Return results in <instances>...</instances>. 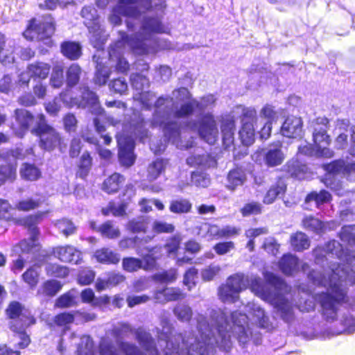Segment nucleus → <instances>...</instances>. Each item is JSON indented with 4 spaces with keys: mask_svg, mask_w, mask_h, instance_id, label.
Listing matches in <instances>:
<instances>
[{
    "mask_svg": "<svg viewBox=\"0 0 355 355\" xmlns=\"http://www.w3.org/2000/svg\"><path fill=\"white\" fill-rule=\"evenodd\" d=\"M227 313L218 309H211L209 318L198 315L196 318L198 334L175 343H167L164 355H211L215 346L228 351L232 345L230 331L243 344L248 342L251 332L248 316L235 311L231 313V322Z\"/></svg>",
    "mask_w": 355,
    "mask_h": 355,
    "instance_id": "nucleus-1",
    "label": "nucleus"
},
{
    "mask_svg": "<svg viewBox=\"0 0 355 355\" xmlns=\"http://www.w3.org/2000/svg\"><path fill=\"white\" fill-rule=\"evenodd\" d=\"M167 29L159 15L153 16L148 14L144 17L139 31L135 34L128 35L123 31H119V39L110 47V66L114 64L120 72L126 71L129 68L128 62L123 58L126 50L138 55H147L171 49L172 44L169 42L158 40L153 35L154 33H166Z\"/></svg>",
    "mask_w": 355,
    "mask_h": 355,
    "instance_id": "nucleus-2",
    "label": "nucleus"
},
{
    "mask_svg": "<svg viewBox=\"0 0 355 355\" xmlns=\"http://www.w3.org/2000/svg\"><path fill=\"white\" fill-rule=\"evenodd\" d=\"M266 284L259 277L236 273L230 276L227 282L237 293L250 286L251 291L263 300L270 303L281 319L291 324L295 319L291 288L279 277L270 272L263 273Z\"/></svg>",
    "mask_w": 355,
    "mask_h": 355,
    "instance_id": "nucleus-3",
    "label": "nucleus"
},
{
    "mask_svg": "<svg viewBox=\"0 0 355 355\" xmlns=\"http://www.w3.org/2000/svg\"><path fill=\"white\" fill-rule=\"evenodd\" d=\"M172 96H160L155 102V110L151 120L153 127L163 128L164 135L166 139L175 145L180 149H187L193 146V141L182 140V133L179 125L176 122L169 121L170 116H173L171 110L175 107H180L178 102L183 103L192 100L191 94L186 87H180L172 92Z\"/></svg>",
    "mask_w": 355,
    "mask_h": 355,
    "instance_id": "nucleus-4",
    "label": "nucleus"
},
{
    "mask_svg": "<svg viewBox=\"0 0 355 355\" xmlns=\"http://www.w3.org/2000/svg\"><path fill=\"white\" fill-rule=\"evenodd\" d=\"M324 251L329 257L334 255L339 262L332 263L330 268L325 270L324 274L320 271L313 270L308 277L315 285L327 286L330 279L333 283H345V285H355V257L354 254L345 251L342 245L333 240L325 245Z\"/></svg>",
    "mask_w": 355,
    "mask_h": 355,
    "instance_id": "nucleus-5",
    "label": "nucleus"
},
{
    "mask_svg": "<svg viewBox=\"0 0 355 355\" xmlns=\"http://www.w3.org/2000/svg\"><path fill=\"white\" fill-rule=\"evenodd\" d=\"M345 283H333V279L327 283V292H322L318 295L322 307V314L328 322L334 321L338 316V313L343 312L340 320L343 325V329L337 332L352 334L355 331V299L349 302V308L343 306L342 302L346 296Z\"/></svg>",
    "mask_w": 355,
    "mask_h": 355,
    "instance_id": "nucleus-6",
    "label": "nucleus"
},
{
    "mask_svg": "<svg viewBox=\"0 0 355 355\" xmlns=\"http://www.w3.org/2000/svg\"><path fill=\"white\" fill-rule=\"evenodd\" d=\"M82 91L81 98L72 97L70 94V89H67L62 92L59 96L61 99L62 104L67 107H88L90 112L98 116L94 119V124L96 130L98 133H103L105 132V128L104 125L101 124L99 117H102L104 114V110L99 104L98 98L95 93L90 91L88 87H83Z\"/></svg>",
    "mask_w": 355,
    "mask_h": 355,
    "instance_id": "nucleus-7",
    "label": "nucleus"
},
{
    "mask_svg": "<svg viewBox=\"0 0 355 355\" xmlns=\"http://www.w3.org/2000/svg\"><path fill=\"white\" fill-rule=\"evenodd\" d=\"M8 316L12 320L10 329L15 333V345L24 349L30 344L29 336L26 334L25 329L35 323V319L27 311H23L21 305L17 302H11L6 309Z\"/></svg>",
    "mask_w": 355,
    "mask_h": 355,
    "instance_id": "nucleus-8",
    "label": "nucleus"
},
{
    "mask_svg": "<svg viewBox=\"0 0 355 355\" xmlns=\"http://www.w3.org/2000/svg\"><path fill=\"white\" fill-rule=\"evenodd\" d=\"M131 132L129 135L126 132V127L123 132L117 133L116 138L119 146V159L120 163L125 166H132L135 160V155L133 153L135 148V139L139 138L141 141L147 137V131L144 129V120L137 124L131 125Z\"/></svg>",
    "mask_w": 355,
    "mask_h": 355,
    "instance_id": "nucleus-9",
    "label": "nucleus"
},
{
    "mask_svg": "<svg viewBox=\"0 0 355 355\" xmlns=\"http://www.w3.org/2000/svg\"><path fill=\"white\" fill-rule=\"evenodd\" d=\"M137 0H119L118 3L112 8L108 17V21L113 26H119L122 23L121 16L126 17V26L130 32L136 30L135 21L140 17V11L135 8Z\"/></svg>",
    "mask_w": 355,
    "mask_h": 355,
    "instance_id": "nucleus-10",
    "label": "nucleus"
},
{
    "mask_svg": "<svg viewBox=\"0 0 355 355\" xmlns=\"http://www.w3.org/2000/svg\"><path fill=\"white\" fill-rule=\"evenodd\" d=\"M81 15L88 28L91 44L95 49H101L107 38L105 31L100 24L97 10L91 6H85L82 9Z\"/></svg>",
    "mask_w": 355,
    "mask_h": 355,
    "instance_id": "nucleus-11",
    "label": "nucleus"
},
{
    "mask_svg": "<svg viewBox=\"0 0 355 355\" xmlns=\"http://www.w3.org/2000/svg\"><path fill=\"white\" fill-rule=\"evenodd\" d=\"M327 172L324 178V184L327 187L341 195L340 192L342 189V184L337 176L339 174L349 175L355 174V163L349 162L343 159L336 160L324 166Z\"/></svg>",
    "mask_w": 355,
    "mask_h": 355,
    "instance_id": "nucleus-12",
    "label": "nucleus"
},
{
    "mask_svg": "<svg viewBox=\"0 0 355 355\" xmlns=\"http://www.w3.org/2000/svg\"><path fill=\"white\" fill-rule=\"evenodd\" d=\"M187 128L193 131H197L200 137L209 144H214L218 138L216 122L210 113L202 115L198 121H189Z\"/></svg>",
    "mask_w": 355,
    "mask_h": 355,
    "instance_id": "nucleus-13",
    "label": "nucleus"
},
{
    "mask_svg": "<svg viewBox=\"0 0 355 355\" xmlns=\"http://www.w3.org/2000/svg\"><path fill=\"white\" fill-rule=\"evenodd\" d=\"M236 112L241 114L242 127L239 131V136L242 143L250 146L254 141L255 129L254 122L257 121V111L254 107L239 105Z\"/></svg>",
    "mask_w": 355,
    "mask_h": 355,
    "instance_id": "nucleus-14",
    "label": "nucleus"
},
{
    "mask_svg": "<svg viewBox=\"0 0 355 355\" xmlns=\"http://www.w3.org/2000/svg\"><path fill=\"white\" fill-rule=\"evenodd\" d=\"M46 212H40L31 215L24 219V224L28 228L30 239L21 241L18 245L14 247V251L18 253L20 250L22 253H30L38 250L37 236L38 228L36 224L43 218Z\"/></svg>",
    "mask_w": 355,
    "mask_h": 355,
    "instance_id": "nucleus-15",
    "label": "nucleus"
},
{
    "mask_svg": "<svg viewBox=\"0 0 355 355\" xmlns=\"http://www.w3.org/2000/svg\"><path fill=\"white\" fill-rule=\"evenodd\" d=\"M216 103V98L212 94L203 96L200 101L192 99L189 102L182 103L180 107H175L171 110L175 118H186L193 114L196 110L202 112L206 110L212 108Z\"/></svg>",
    "mask_w": 355,
    "mask_h": 355,
    "instance_id": "nucleus-16",
    "label": "nucleus"
},
{
    "mask_svg": "<svg viewBox=\"0 0 355 355\" xmlns=\"http://www.w3.org/2000/svg\"><path fill=\"white\" fill-rule=\"evenodd\" d=\"M37 128H34L35 135L40 137V146L42 148L51 150L55 148L60 141L58 132L52 127L45 123L44 114L37 116Z\"/></svg>",
    "mask_w": 355,
    "mask_h": 355,
    "instance_id": "nucleus-17",
    "label": "nucleus"
},
{
    "mask_svg": "<svg viewBox=\"0 0 355 355\" xmlns=\"http://www.w3.org/2000/svg\"><path fill=\"white\" fill-rule=\"evenodd\" d=\"M54 31V21L52 17L48 15L44 17L42 20L33 19L23 35L29 40L34 38L42 40L50 37Z\"/></svg>",
    "mask_w": 355,
    "mask_h": 355,
    "instance_id": "nucleus-18",
    "label": "nucleus"
},
{
    "mask_svg": "<svg viewBox=\"0 0 355 355\" xmlns=\"http://www.w3.org/2000/svg\"><path fill=\"white\" fill-rule=\"evenodd\" d=\"M329 121L326 117H318L311 122L313 128V140L315 145L320 149L327 148L330 143L329 136L327 134Z\"/></svg>",
    "mask_w": 355,
    "mask_h": 355,
    "instance_id": "nucleus-19",
    "label": "nucleus"
},
{
    "mask_svg": "<svg viewBox=\"0 0 355 355\" xmlns=\"http://www.w3.org/2000/svg\"><path fill=\"white\" fill-rule=\"evenodd\" d=\"M160 328L156 327L157 337L159 343L163 342L165 346L167 345V343L173 340L175 343L182 341V339H187L185 336H182L181 334H173V327L170 322V320L166 317H163L160 320ZM162 346L161 344H159Z\"/></svg>",
    "mask_w": 355,
    "mask_h": 355,
    "instance_id": "nucleus-20",
    "label": "nucleus"
},
{
    "mask_svg": "<svg viewBox=\"0 0 355 355\" xmlns=\"http://www.w3.org/2000/svg\"><path fill=\"white\" fill-rule=\"evenodd\" d=\"M281 134L288 138H301L303 135V122L300 117L288 116L282 125Z\"/></svg>",
    "mask_w": 355,
    "mask_h": 355,
    "instance_id": "nucleus-21",
    "label": "nucleus"
},
{
    "mask_svg": "<svg viewBox=\"0 0 355 355\" xmlns=\"http://www.w3.org/2000/svg\"><path fill=\"white\" fill-rule=\"evenodd\" d=\"M55 257L61 261L78 264L82 260V253L72 245L58 246L53 250Z\"/></svg>",
    "mask_w": 355,
    "mask_h": 355,
    "instance_id": "nucleus-22",
    "label": "nucleus"
},
{
    "mask_svg": "<svg viewBox=\"0 0 355 355\" xmlns=\"http://www.w3.org/2000/svg\"><path fill=\"white\" fill-rule=\"evenodd\" d=\"M37 114L34 116L30 112L24 109H17L15 111V116L16 121L21 128V132H19V135L21 137L24 132L32 128L31 132L35 134L34 128H37Z\"/></svg>",
    "mask_w": 355,
    "mask_h": 355,
    "instance_id": "nucleus-23",
    "label": "nucleus"
},
{
    "mask_svg": "<svg viewBox=\"0 0 355 355\" xmlns=\"http://www.w3.org/2000/svg\"><path fill=\"white\" fill-rule=\"evenodd\" d=\"M302 223L305 230L317 234H322L327 230H331L332 228L331 225L334 224L333 222L323 223L311 215L305 216Z\"/></svg>",
    "mask_w": 355,
    "mask_h": 355,
    "instance_id": "nucleus-24",
    "label": "nucleus"
},
{
    "mask_svg": "<svg viewBox=\"0 0 355 355\" xmlns=\"http://www.w3.org/2000/svg\"><path fill=\"white\" fill-rule=\"evenodd\" d=\"M134 332L137 342L149 355H159L150 333L142 328H138Z\"/></svg>",
    "mask_w": 355,
    "mask_h": 355,
    "instance_id": "nucleus-25",
    "label": "nucleus"
},
{
    "mask_svg": "<svg viewBox=\"0 0 355 355\" xmlns=\"http://www.w3.org/2000/svg\"><path fill=\"white\" fill-rule=\"evenodd\" d=\"M154 299L156 302L164 304L167 302L176 301L184 298L185 295L178 288H164L154 292Z\"/></svg>",
    "mask_w": 355,
    "mask_h": 355,
    "instance_id": "nucleus-26",
    "label": "nucleus"
},
{
    "mask_svg": "<svg viewBox=\"0 0 355 355\" xmlns=\"http://www.w3.org/2000/svg\"><path fill=\"white\" fill-rule=\"evenodd\" d=\"M221 132L223 135V142L225 148L231 146L234 141V134L235 130V122L232 116H225L221 121Z\"/></svg>",
    "mask_w": 355,
    "mask_h": 355,
    "instance_id": "nucleus-27",
    "label": "nucleus"
},
{
    "mask_svg": "<svg viewBox=\"0 0 355 355\" xmlns=\"http://www.w3.org/2000/svg\"><path fill=\"white\" fill-rule=\"evenodd\" d=\"M246 179L245 170L241 166H236L228 173L226 187L230 191H234L236 187L243 185Z\"/></svg>",
    "mask_w": 355,
    "mask_h": 355,
    "instance_id": "nucleus-28",
    "label": "nucleus"
},
{
    "mask_svg": "<svg viewBox=\"0 0 355 355\" xmlns=\"http://www.w3.org/2000/svg\"><path fill=\"white\" fill-rule=\"evenodd\" d=\"M147 250L148 254L142 257L141 268L146 271H150L155 268L157 261L162 257V248L159 245Z\"/></svg>",
    "mask_w": 355,
    "mask_h": 355,
    "instance_id": "nucleus-29",
    "label": "nucleus"
},
{
    "mask_svg": "<svg viewBox=\"0 0 355 355\" xmlns=\"http://www.w3.org/2000/svg\"><path fill=\"white\" fill-rule=\"evenodd\" d=\"M93 60L96 62L94 83L98 85H105L110 75V67L105 65L102 60H100L99 54L94 55Z\"/></svg>",
    "mask_w": 355,
    "mask_h": 355,
    "instance_id": "nucleus-30",
    "label": "nucleus"
},
{
    "mask_svg": "<svg viewBox=\"0 0 355 355\" xmlns=\"http://www.w3.org/2000/svg\"><path fill=\"white\" fill-rule=\"evenodd\" d=\"M298 153L308 156H316L319 157L331 158L334 156V152L329 148H318L315 145L306 144L298 148Z\"/></svg>",
    "mask_w": 355,
    "mask_h": 355,
    "instance_id": "nucleus-31",
    "label": "nucleus"
},
{
    "mask_svg": "<svg viewBox=\"0 0 355 355\" xmlns=\"http://www.w3.org/2000/svg\"><path fill=\"white\" fill-rule=\"evenodd\" d=\"M300 261L291 254H284L279 262V266L283 273L291 275L299 268Z\"/></svg>",
    "mask_w": 355,
    "mask_h": 355,
    "instance_id": "nucleus-32",
    "label": "nucleus"
},
{
    "mask_svg": "<svg viewBox=\"0 0 355 355\" xmlns=\"http://www.w3.org/2000/svg\"><path fill=\"white\" fill-rule=\"evenodd\" d=\"M286 189V184L282 178H279L277 181L272 184L266 195L264 196L263 202L266 205L272 204L277 197L283 195Z\"/></svg>",
    "mask_w": 355,
    "mask_h": 355,
    "instance_id": "nucleus-33",
    "label": "nucleus"
},
{
    "mask_svg": "<svg viewBox=\"0 0 355 355\" xmlns=\"http://www.w3.org/2000/svg\"><path fill=\"white\" fill-rule=\"evenodd\" d=\"M6 40L2 33H0V62L3 64H11L15 62V57L12 55L13 41L8 42V47H6Z\"/></svg>",
    "mask_w": 355,
    "mask_h": 355,
    "instance_id": "nucleus-34",
    "label": "nucleus"
},
{
    "mask_svg": "<svg viewBox=\"0 0 355 355\" xmlns=\"http://www.w3.org/2000/svg\"><path fill=\"white\" fill-rule=\"evenodd\" d=\"M248 306L252 311V315L254 322L259 327L270 329L272 324L268 316L266 315L264 311L256 304H248Z\"/></svg>",
    "mask_w": 355,
    "mask_h": 355,
    "instance_id": "nucleus-35",
    "label": "nucleus"
},
{
    "mask_svg": "<svg viewBox=\"0 0 355 355\" xmlns=\"http://www.w3.org/2000/svg\"><path fill=\"white\" fill-rule=\"evenodd\" d=\"M27 70L32 78L46 79L49 74L51 65L43 62H35L28 65Z\"/></svg>",
    "mask_w": 355,
    "mask_h": 355,
    "instance_id": "nucleus-36",
    "label": "nucleus"
},
{
    "mask_svg": "<svg viewBox=\"0 0 355 355\" xmlns=\"http://www.w3.org/2000/svg\"><path fill=\"white\" fill-rule=\"evenodd\" d=\"M125 178L119 173H114L104 180L102 189L107 193L116 192L124 183Z\"/></svg>",
    "mask_w": 355,
    "mask_h": 355,
    "instance_id": "nucleus-37",
    "label": "nucleus"
},
{
    "mask_svg": "<svg viewBox=\"0 0 355 355\" xmlns=\"http://www.w3.org/2000/svg\"><path fill=\"white\" fill-rule=\"evenodd\" d=\"M284 159L285 155L280 147L269 148L264 156L265 162L270 167L282 164Z\"/></svg>",
    "mask_w": 355,
    "mask_h": 355,
    "instance_id": "nucleus-38",
    "label": "nucleus"
},
{
    "mask_svg": "<svg viewBox=\"0 0 355 355\" xmlns=\"http://www.w3.org/2000/svg\"><path fill=\"white\" fill-rule=\"evenodd\" d=\"M287 172L293 177L297 179H305L307 178L308 167L298 160H291L287 162Z\"/></svg>",
    "mask_w": 355,
    "mask_h": 355,
    "instance_id": "nucleus-39",
    "label": "nucleus"
},
{
    "mask_svg": "<svg viewBox=\"0 0 355 355\" xmlns=\"http://www.w3.org/2000/svg\"><path fill=\"white\" fill-rule=\"evenodd\" d=\"M94 257L98 262L105 264H116L120 260L119 254L105 248L96 250Z\"/></svg>",
    "mask_w": 355,
    "mask_h": 355,
    "instance_id": "nucleus-40",
    "label": "nucleus"
},
{
    "mask_svg": "<svg viewBox=\"0 0 355 355\" xmlns=\"http://www.w3.org/2000/svg\"><path fill=\"white\" fill-rule=\"evenodd\" d=\"M19 174L23 180L36 181L41 177L42 172L35 164L24 163L19 169Z\"/></svg>",
    "mask_w": 355,
    "mask_h": 355,
    "instance_id": "nucleus-41",
    "label": "nucleus"
},
{
    "mask_svg": "<svg viewBox=\"0 0 355 355\" xmlns=\"http://www.w3.org/2000/svg\"><path fill=\"white\" fill-rule=\"evenodd\" d=\"M182 238L180 235L175 234L168 238L164 245L162 246V250H164L167 256L172 259L176 258L178 252L180 248Z\"/></svg>",
    "mask_w": 355,
    "mask_h": 355,
    "instance_id": "nucleus-42",
    "label": "nucleus"
},
{
    "mask_svg": "<svg viewBox=\"0 0 355 355\" xmlns=\"http://www.w3.org/2000/svg\"><path fill=\"white\" fill-rule=\"evenodd\" d=\"M167 164L166 160L157 159L148 165L147 178L148 181L155 180L165 170Z\"/></svg>",
    "mask_w": 355,
    "mask_h": 355,
    "instance_id": "nucleus-43",
    "label": "nucleus"
},
{
    "mask_svg": "<svg viewBox=\"0 0 355 355\" xmlns=\"http://www.w3.org/2000/svg\"><path fill=\"white\" fill-rule=\"evenodd\" d=\"M290 243L293 250L299 252L308 249L310 246V241L308 236L302 232L291 234Z\"/></svg>",
    "mask_w": 355,
    "mask_h": 355,
    "instance_id": "nucleus-44",
    "label": "nucleus"
},
{
    "mask_svg": "<svg viewBox=\"0 0 355 355\" xmlns=\"http://www.w3.org/2000/svg\"><path fill=\"white\" fill-rule=\"evenodd\" d=\"M136 1L135 8L140 11V15L141 14V10H148L153 8L163 13L166 7L164 0H137Z\"/></svg>",
    "mask_w": 355,
    "mask_h": 355,
    "instance_id": "nucleus-45",
    "label": "nucleus"
},
{
    "mask_svg": "<svg viewBox=\"0 0 355 355\" xmlns=\"http://www.w3.org/2000/svg\"><path fill=\"white\" fill-rule=\"evenodd\" d=\"M62 54L70 60H76L81 55V47L73 42H65L61 45Z\"/></svg>",
    "mask_w": 355,
    "mask_h": 355,
    "instance_id": "nucleus-46",
    "label": "nucleus"
},
{
    "mask_svg": "<svg viewBox=\"0 0 355 355\" xmlns=\"http://www.w3.org/2000/svg\"><path fill=\"white\" fill-rule=\"evenodd\" d=\"M16 165L8 164L0 166V187L6 182H13L16 177Z\"/></svg>",
    "mask_w": 355,
    "mask_h": 355,
    "instance_id": "nucleus-47",
    "label": "nucleus"
},
{
    "mask_svg": "<svg viewBox=\"0 0 355 355\" xmlns=\"http://www.w3.org/2000/svg\"><path fill=\"white\" fill-rule=\"evenodd\" d=\"M81 73V68L77 64H72L67 69L66 71V82L69 88H71L78 84Z\"/></svg>",
    "mask_w": 355,
    "mask_h": 355,
    "instance_id": "nucleus-48",
    "label": "nucleus"
},
{
    "mask_svg": "<svg viewBox=\"0 0 355 355\" xmlns=\"http://www.w3.org/2000/svg\"><path fill=\"white\" fill-rule=\"evenodd\" d=\"M62 286L60 282L57 280H48L38 290V293L45 296H54L61 290Z\"/></svg>",
    "mask_w": 355,
    "mask_h": 355,
    "instance_id": "nucleus-49",
    "label": "nucleus"
},
{
    "mask_svg": "<svg viewBox=\"0 0 355 355\" xmlns=\"http://www.w3.org/2000/svg\"><path fill=\"white\" fill-rule=\"evenodd\" d=\"M148 227V219L143 216L133 218L127 224V230L132 233L146 232Z\"/></svg>",
    "mask_w": 355,
    "mask_h": 355,
    "instance_id": "nucleus-50",
    "label": "nucleus"
},
{
    "mask_svg": "<svg viewBox=\"0 0 355 355\" xmlns=\"http://www.w3.org/2000/svg\"><path fill=\"white\" fill-rule=\"evenodd\" d=\"M218 295L224 302H234L239 297V293L234 291L227 282L226 284L219 287Z\"/></svg>",
    "mask_w": 355,
    "mask_h": 355,
    "instance_id": "nucleus-51",
    "label": "nucleus"
},
{
    "mask_svg": "<svg viewBox=\"0 0 355 355\" xmlns=\"http://www.w3.org/2000/svg\"><path fill=\"white\" fill-rule=\"evenodd\" d=\"M175 317L182 322H189L193 315L191 308L184 303L178 304L173 309Z\"/></svg>",
    "mask_w": 355,
    "mask_h": 355,
    "instance_id": "nucleus-52",
    "label": "nucleus"
},
{
    "mask_svg": "<svg viewBox=\"0 0 355 355\" xmlns=\"http://www.w3.org/2000/svg\"><path fill=\"white\" fill-rule=\"evenodd\" d=\"M178 278V270L171 268L168 270L156 273L153 276V279L159 282L171 284L174 282Z\"/></svg>",
    "mask_w": 355,
    "mask_h": 355,
    "instance_id": "nucleus-53",
    "label": "nucleus"
},
{
    "mask_svg": "<svg viewBox=\"0 0 355 355\" xmlns=\"http://www.w3.org/2000/svg\"><path fill=\"white\" fill-rule=\"evenodd\" d=\"M98 231L104 237L114 239L120 236V230L115 227L111 221H107L102 224L98 229Z\"/></svg>",
    "mask_w": 355,
    "mask_h": 355,
    "instance_id": "nucleus-54",
    "label": "nucleus"
},
{
    "mask_svg": "<svg viewBox=\"0 0 355 355\" xmlns=\"http://www.w3.org/2000/svg\"><path fill=\"white\" fill-rule=\"evenodd\" d=\"M295 306L301 312H309L315 308V303L313 297L308 291L303 292V296L300 297L298 302H296Z\"/></svg>",
    "mask_w": 355,
    "mask_h": 355,
    "instance_id": "nucleus-55",
    "label": "nucleus"
},
{
    "mask_svg": "<svg viewBox=\"0 0 355 355\" xmlns=\"http://www.w3.org/2000/svg\"><path fill=\"white\" fill-rule=\"evenodd\" d=\"M354 228V226H344L340 232V238L342 241L347 243L355 251Z\"/></svg>",
    "mask_w": 355,
    "mask_h": 355,
    "instance_id": "nucleus-56",
    "label": "nucleus"
},
{
    "mask_svg": "<svg viewBox=\"0 0 355 355\" xmlns=\"http://www.w3.org/2000/svg\"><path fill=\"white\" fill-rule=\"evenodd\" d=\"M191 209V203L186 199H179L171 201L169 209L175 214L189 212Z\"/></svg>",
    "mask_w": 355,
    "mask_h": 355,
    "instance_id": "nucleus-57",
    "label": "nucleus"
},
{
    "mask_svg": "<svg viewBox=\"0 0 355 355\" xmlns=\"http://www.w3.org/2000/svg\"><path fill=\"white\" fill-rule=\"evenodd\" d=\"M76 295L73 291H70L60 296L56 302L55 306L59 308H68L76 305Z\"/></svg>",
    "mask_w": 355,
    "mask_h": 355,
    "instance_id": "nucleus-58",
    "label": "nucleus"
},
{
    "mask_svg": "<svg viewBox=\"0 0 355 355\" xmlns=\"http://www.w3.org/2000/svg\"><path fill=\"white\" fill-rule=\"evenodd\" d=\"M77 355H94L93 342L89 336H83L80 338Z\"/></svg>",
    "mask_w": 355,
    "mask_h": 355,
    "instance_id": "nucleus-59",
    "label": "nucleus"
},
{
    "mask_svg": "<svg viewBox=\"0 0 355 355\" xmlns=\"http://www.w3.org/2000/svg\"><path fill=\"white\" fill-rule=\"evenodd\" d=\"M331 200L330 193L324 190L320 191L319 193L313 191L307 195L306 202H309L314 201L317 206L327 202Z\"/></svg>",
    "mask_w": 355,
    "mask_h": 355,
    "instance_id": "nucleus-60",
    "label": "nucleus"
},
{
    "mask_svg": "<svg viewBox=\"0 0 355 355\" xmlns=\"http://www.w3.org/2000/svg\"><path fill=\"white\" fill-rule=\"evenodd\" d=\"M132 87L137 92H144L149 86L148 79L144 75L139 73L132 74L130 77Z\"/></svg>",
    "mask_w": 355,
    "mask_h": 355,
    "instance_id": "nucleus-61",
    "label": "nucleus"
},
{
    "mask_svg": "<svg viewBox=\"0 0 355 355\" xmlns=\"http://www.w3.org/2000/svg\"><path fill=\"white\" fill-rule=\"evenodd\" d=\"M152 230L156 234H170L174 232L175 226L164 220H155L152 223Z\"/></svg>",
    "mask_w": 355,
    "mask_h": 355,
    "instance_id": "nucleus-62",
    "label": "nucleus"
},
{
    "mask_svg": "<svg viewBox=\"0 0 355 355\" xmlns=\"http://www.w3.org/2000/svg\"><path fill=\"white\" fill-rule=\"evenodd\" d=\"M133 98L135 101L140 102L144 107L148 109L151 107L155 96L150 92L144 91L135 93Z\"/></svg>",
    "mask_w": 355,
    "mask_h": 355,
    "instance_id": "nucleus-63",
    "label": "nucleus"
},
{
    "mask_svg": "<svg viewBox=\"0 0 355 355\" xmlns=\"http://www.w3.org/2000/svg\"><path fill=\"white\" fill-rule=\"evenodd\" d=\"M55 226L65 236H69L74 234L76 230V227L72 221L67 218L58 220L55 223Z\"/></svg>",
    "mask_w": 355,
    "mask_h": 355,
    "instance_id": "nucleus-64",
    "label": "nucleus"
}]
</instances>
